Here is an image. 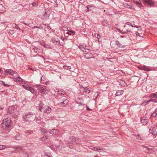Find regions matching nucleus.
I'll use <instances>...</instances> for the list:
<instances>
[{"label": "nucleus", "instance_id": "1a4fd4ad", "mask_svg": "<svg viewBox=\"0 0 157 157\" xmlns=\"http://www.w3.org/2000/svg\"><path fill=\"white\" fill-rule=\"evenodd\" d=\"M50 14V11L48 9L45 10V13L43 14V17L44 19H47L49 17Z\"/></svg>", "mask_w": 157, "mask_h": 157}, {"label": "nucleus", "instance_id": "680f3d73", "mask_svg": "<svg viewBox=\"0 0 157 157\" xmlns=\"http://www.w3.org/2000/svg\"><path fill=\"white\" fill-rule=\"evenodd\" d=\"M147 151H149V150H151V149L149 148H147Z\"/></svg>", "mask_w": 157, "mask_h": 157}, {"label": "nucleus", "instance_id": "f3484780", "mask_svg": "<svg viewBox=\"0 0 157 157\" xmlns=\"http://www.w3.org/2000/svg\"><path fill=\"white\" fill-rule=\"evenodd\" d=\"M14 81L17 82H23L22 79L19 76H18L17 77L14 79Z\"/></svg>", "mask_w": 157, "mask_h": 157}, {"label": "nucleus", "instance_id": "dca6fc26", "mask_svg": "<svg viewBox=\"0 0 157 157\" xmlns=\"http://www.w3.org/2000/svg\"><path fill=\"white\" fill-rule=\"evenodd\" d=\"M124 92V91L123 90H118L116 94L115 95L116 96H120Z\"/></svg>", "mask_w": 157, "mask_h": 157}, {"label": "nucleus", "instance_id": "4c0bfd02", "mask_svg": "<svg viewBox=\"0 0 157 157\" xmlns=\"http://www.w3.org/2000/svg\"><path fill=\"white\" fill-rule=\"evenodd\" d=\"M157 94H155L154 93L151 94L150 95V96L151 98H155V97L156 96Z\"/></svg>", "mask_w": 157, "mask_h": 157}, {"label": "nucleus", "instance_id": "79ce46f5", "mask_svg": "<svg viewBox=\"0 0 157 157\" xmlns=\"http://www.w3.org/2000/svg\"><path fill=\"white\" fill-rule=\"evenodd\" d=\"M63 67L65 69H70L71 68L70 66H63Z\"/></svg>", "mask_w": 157, "mask_h": 157}, {"label": "nucleus", "instance_id": "6ab92c4d", "mask_svg": "<svg viewBox=\"0 0 157 157\" xmlns=\"http://www.w3.org/2000/svg\"><path fill=\"white\" fill-rule=\"evenodd\" d=\"M5 9L4 7L2 4H0V13H3L5 11Z\"/></svg>", "mask_w": 157, "mask_h": 157}, {"label": "nucleus", "instance_id": "338daca9", "mask_svg": "<svg viewBox=\"0 0 157 157\" xmlns=\"http://www.w3.org/2000/svg\"><path fill=\"white\" fill-rule=\"evenodd\" d=\"M3 108H2V107H0V109H3Z\"/></svg>", "mask_w": 157, "mask_h": 157}, {"label": "nucleus", "instance_id": "f704fd0d", "mask_svg": "<svg viewBox=\"0 0 157 157\" xmlns=\"http://www.w3.org/2000/svg\"><path fill=\"white\" fill-rule=\"evenodd\" d=\"M102 23L103 25L105 26H107L108 24V22L107 21H102Z\"/></svg>", "mask_w": 157, "mask_h": 157}, {"label": "nucleus", "instance_id": "58836bf2", "mask_svg": "<svg viewBox=\"0 0 157 157\" xmlns=\"http://www.w3.org/2000/svg\"><path fill=\"white\" fill-rule=\"evenodd\" d=\"M92 6H91L90 5H87L86 6V8H87V12L89 10L91 11V9H90V7H92Z\"/></svg>", "mask_w": 157, "mask_h": 157}, {"label": "nucleus", "instance_id": "3c124183", "mask_svg": "<svg viewBox=\"0 0 157 157\" xmlns=\"http://www.w3.org/2000/svg\"><path fill=\"white\" fill-rule=\"evenodd\" d=\"M135 33L136 36H141L139 33L138 32H136Z\"/></svg>", "mask_w": 157, "mask_h": 157}, {"label": "nucleus", "instance_id": "bb28decb", "mask_svg": "<svg viewBox=\"0 0 157 157\" xmlns=\"http://www.w3.org/2000/svg\"><path fill=\"white\" fill-rule=\"evenodd\" d=\"M14 148L16 149V151L20 152L22 150V148L21 147H14Z\"/></svg>", "mask_w": 157, "mask_h": 157}, {"label": "nucleus", "instance_id": "f03ea898", "mask_svg": "<svg viewBox=\"0 0 157 157\" xmlns=\"http://www.w3.org/2000/svg\"><path fill=\"white\" fill-rule=\"evenodd\" d=\"M79 141L78 138H77L74 136H71L69 140V143H68L67 145L69 147L71 148H73V146L72 145H70V143L72 144H74L75 143L78 144V141Z\"/></svg>", "mask_w": 157, "mask_h": 157}, {"label": "nucleus", "instance_id": "ea45409f", "mask_svg": "<svg viewBox=\"0 0 157 157\" xmlns=\"http://www.w3.org/2000/svg\"><path fill=\"white\" fill-rule=\"evenodd\" d=\"M91 149L95 151H98V148H96V147H92L91 148Z\"/></svg>", "mask_w": 157, "mask_h": 157}, {"label": "nucleus", "instance_id": "ddd939ff", "mask_svg": "<svg viewBox=\"0 0 157 157\" xmlns=\"http://www.w3.org/2000/svg\"><path fill=\"white\" fill-rule=\"evenodd\" d=\"M80 88L83 92L87 93L88 94H89L90 92V90L86 87H83L82 86L80 87Z\"/></svg>", "mask_w": 157, "mask_h": 157}, {"label": "nucleus", "instance_id": "09e8293b", "mask_svg": "<svg viewBox=\"0 0 157 157\" xmlns=\"http://www.w3.org/2000/svg\"><path fill=\"white\" fill-rule=\"evenodd\" d=\"M86 108L87 110L88 111H90V110H92V109H90L87 106V105H86Z\"/></svg>", "mask_w": 157, "mask_h": 157}, {"label": "nucleus", "instance_id": "69168bd1", "mask_svg": "<svg viewBox=\"0 0 157 157\" xmlns=\"http://www.w3.org/2000/svg\"><path fill=\"white\" fill-rule=\"evenodd\" d=\"M17 29H18L19 30H21V29L19 27H17Z\"/></svg>", "mask_w": 157, "mask_h": 157}, {"label": "nucleus", "instance_id": "bf43d9fd", "mask_svg": "<svg viewBox=\"0 0 157 157\" xmlns=\"http://www.w3.org/2000/svg\"><path fill=\"white\" fill-rule=\"evenodd\" d=\"M23 23L24 24H25V25H28V24H29V23H25V22H24V21H23Z\"/></svg>", "mask_w": 157, "mask_h": 157}, {"label": "nucleus", "instance_id": "a878e982", "mask_svg": "<svg viewBox=\"0 0 157 157\" xmlns=\"http://www.w3.org/2000/svg\"><path fill=\"white\" fill-rule=\"evenodd\" d=\"M152 116L157 118V111L156 109H155L154 112L152 114Z\"/></svg>", "mask_w": 157, "mask_h": 157}, {"label": "nucleus", "instance_id": "9d476101", "mask_svg": "<svg viewBox=\"0 0 157 157\" xmlns=\"http://www.w3.org/2000/svg\"><path fill=\"white\" fill-rule=\"evenodd\" d=\"M144 4H146L147 5L151 6L154 2L151 0H141Z\"/></svg>", "mask_w": 157, "mask_h": 157}, {"label": "nucleus", "instance_id": "39448f33", "mask_svg": "<svg viewBox=\"0 0 157 157\" xmlns=\"http://www.w3.org/2000/svg\"><path fill=\"white\" fill-rule=\"evenodd\" d=\"M60 102L58 103V104L60 106L65 107L67 105L68 103V100L67 98L62 97L60 98Z\"/></svg>", "mask_w": 157, "mask_h": 157}, {"label": "nucleus", "instance_id": "473e14b6", "mask_svg": "<svg viewBox=\"0 0 157 157\" xmlns=\"http://www.w3.org/2000/svg\"><path fill=\"white\" fill-rule=\"evenodd\" d=\"M65 94V92L64 91H58V94L64 95Z\"/></svg>", "mask_w": 157, "mask_h": 157}, {"label": "nucleus", "instance_id": "4468645a", "mask_svg": "<svg viewBox=\"0 0 157 157\" xmlns=\"http://www.w3.org/2000/svg\"><path fill=\"white\" fill-rule=\"evenodd\" d=\"M75 101L78 104H80L81 105H84V104L82 103L83 101V98H78Z\"/></svg>", "mask_w": 157, "mask_h": 157}, {"label": "nucleus", "instance_id": "5701e85b", "mask_svg": "<svg viewBox=\"0 0 157 157\" xmlns=\"http://www.w3.org/2000/svg\"><path fill=\"white\" fill-rule=\"evenodd\" d=\"M15 139L17 140H20L21 138V136L20 133H18L17 134L15 137Z\"/></svg>", "mask_w": 157, "mask_h": 157}, {"label": "nucleus", "instance_id": "2eb2a0df", "mask_svg": "<svg viewBox=\"0 0 157 157\" xmlns=\"http://www.w3.org/2000/svg\"><path fill=\"white\" fill-rule=\"evenodd\" d=\"M141 122L143 124V125H144L147 124L148 120L146 119H142L141 120Z\"/></svg>", "mask_w": 157, "mask_h": 157}, {"label": "nucleus", "instance_id": "393cba45", "mask_svg": "<svg viewBox=\"0 0 157 157\" xmlns=\"http://www.w3.org/2000/svg\"><path fill=\"white\" fill-rule=\"evenodd\" d=\"M78 47L83 52H86V49L82 45H80L78 46Z\"/></svg>", "mask_w": 157, "mask_h": 157}, {"label": "nucleus", "instance_id": "20e7f679", "mask_svg": "<svg viewBox=\"0 0 157 157\" xmlns=\"http://www.w3.org/2000/svg\"><path fill=\"white\" fill-rule=\"evenodd\" d=\"M35 118V116L30 113H29L24 116L25 120L28 122L33 121Z\"/></svg>", "mask_w": 157, "mask_h": 157}, {"label": "nucleus", "instance_id": "c9c22d12", "mask_svg": "<svg viewBox=\"0 0 157 157\" xmlns=\"http://www.w3.org/2000/svg\"><path fill=\"white\" fill-rule=\"evenodd\" d=\"M62 29L64 31H68V29L67 27H63L62 28Z\"/></svg>", "mask_w": 157, "mask_h": 157}, {"label": "nucleus", "instance_id": "72a5a7b5", "mask_svg": "<svg viewBox=\"0 0 157 157\" xmlns=\"http://www.w3.org/2000/svg\"><path fill=\"white\" fill-rule=\"evenodd\" d=\"M41 131V132L44 133V134H46L47 132V131L46 130L45 128L42 129Z\"/></svg>", "mask_w": 157, "mask_h": 157}, {"label": "nucleus", "instance_id": "e433bc0d", "mask_svg": "<svg viewBox=\"0 0 157 157\" xmlns=\"http://www.w3.org/2000/svg\"><path fill=\"white\" fill-rule=\"evenodd\" d=\"M6 146L4 145H0V150L4 149L5 148H6Z\"/></svg>", "mask_w": 157, "mask_h": 157}, {"label": "nucleus", "instance_id": "0eeeda50", "mask_svg": "<svg viewBox=\"0 0 157 157\" xmlns=\"http://www.w3.org/2000/svg\"><path fill=\"white\" fill-rule=\"evenodd\" d=\"M8 113L10 114L13 113L17 114V113H16L17 109L13 106L10 107L8 109Z\"/></svg>", "mask_w": 157, "mask_h": 157}, {"label": "nucleus", "instance_id": "c756f323", "mask_svg": "<svg viewBox=\"0 0 157 157\" xmlns=\"http://www.w3.org/2000/svg\"><path fill=\"white\" fill-rule=\"evenodd\" d=\"M149 102H148V100L147 101H143L141 105L142 106H145Z\"/></svg>", "mask_w": 157, "mask_h": 157}, {"label": "nucleus", "instance_id": "774afa93", "mask_svg": "<svg viewBox=\"0 0 157 157\" xmlns=\"http://www.w3.org/2000/svg\"><path fill=\"white\" fill-rule=\"evenodd\" d=\"M39 110L40 111H41V109H42V108H39Z\"/></svg>", "mask_w": 157, "mask_h": 157}, {"label": "nucleus", "instance_id": "6e6552de", "mask_svg": "<svg viewBox=\"0 0 157 157\" xmlns=\"http://www.w3.org/2000/svg\"><path fill=\"white\" fill-rule=\"evenodd\" d=\"M51 110V108L48 106H45L43 108L44 112L47 114L50 113Z\"/></svg>", "mask_w": 157, "mask_h": 157}, {"label": "nucleus", "instance_id": "4d7b16f0", "mask_svg": "<svg viewBox=\"0 0 157 157\" xmlns=\"http://www.w3.org/2000/svg\"><path fill=\"white\" fill-rule=\"evenodd\" d=\"M12 116L13 117H14L15 118H16L17 117V116L16 115H15V116H14L13 114H12Z\"/></svg>", "mask_w": 157, "mask_h": 157}, {"label": "nucleus", "instance_id": "7c9ffc66", "mask_svg": "<svg viewBox=\"0 0 157 157\" xmlns=\"http://www.w3.org/2000/svg\"><path fill=\"white\" fill-rule=\"evenodd\" d=\"M33 131H29V130H26L25 131V132L28 135H29L32 134L33 133Z\"/></svg>", "mask_w": 157, "mask_h": 157}, {"label": "nucleus", "instance_id": "0e129e2a", "mask_svg": "<svg viewBox=\"0 0 157 157\" xmlns=\"http://www.w3.org/2000/svg\"><path fill=\"white\" fill-rule=\"evenodd\" d=\"M97 94V97H98V96H99V94H98V93H96Z\"/></svg>", "mask_w": 157, "mask_h": 157}, {"label": "nucleus", "instance_id": "b1692460", "mask_svg": "<svg viewBox=\"0 0 157 157\" xmlns=\"http://www.w3.org/2000/svg\"><path fill=\"white\" fill-rule=\"evenodd\" d=\"M75 33V31L71 30L67 32V34H68L69 35H74Z\"/></svg>", "mask_w": 157, "mask_h": 157}, {"label": "nucleus", "instance_id": "5fc2aeb1", "mask_svg": "<svg viewBox=\"0 0 157 157\" xmlns=\"http://www.w3.org/2000/svg\"><path fill=\"white\" fill-rule=\"evenodd\" d=\"M43 138H45L46 139H47L48 138V136H44L43 137Z\"/></svg>", "mask_w": 157, "mask_h": 157}, {"label": "nucleus", "instance_id": "f8f14e48", "mask_svg": "<svg viewBox=\"0 0 157 157\" xmlns=\"http://www.w3.org/2000/svg\"><path fill=\"white\" fill-rule=\"evenodd\" d=\"M149 132L155 136H156L157 135V132L155 129L154 128L151 127L150 129L149 130Z\"/></svg>", "mask_w": 157, "mask_h": 157}, {"label": "nucleus", "instance_id": "9b49d317", "mask_svg": "<svg viewBox=\"0 0 157 157\" xmlns=\"http://www.w3.org/2000/svg\"><path fill=\"white\" fill-rule=\"evenodd\" d=\"M84 56L86 58L89 59L93 57V56L92 53L90 52L85 53Z\"/></svg>", "mask_w": 157, "mask_h": 157}, {"label": "nucleus", "instance_id": "c85d7f7f", "mask_svg": "<svg viewBox=\"0 0 157 157\" xmlns=\"http://www.w3.org/2000/svg\"><path fill=\"white\" fill-rule=\"evenodd\" d=\"M140 69L143 70L144 71H149L148 67L146 66H144V67H142Z\"/></svg>", "mask_w": 157, "mask_h": 157}, {"label": "nucleus", "instance_id": "a19ab883", "mask_svg": "<svg viewBox=\"0 0 157 157\" xmlns=\"http://www.w3.org/2000/svg\"><path fill=\"white\" fill-rule=\"evenodd\" d=\"M150 101H152V102L155 103V102H157V101H156V100L155 99H150V100H148V102H149Z\"/></svg>", "mask_w": 157, "mask_h": 157}, {"label": "nucleus", "instance_id": "6e6d98bb", "mask_svg": "<svg viewBox=\"0 0 157 157\" xmlns=\"http://www.w3.org/2000/svg\"><path fill=\"white\" fill-rule=\"evenodd\" d=\"M47 28L48 29H51V28L50 27V26H47Z\"/></svg>", "mask_w": 157, "mask_h": 157}, {"label": "nucleus", "instance_id": "49530a36", "mask_svg": "<svg viewBox=\"0 0 157 157\" xmlns=\"http://www.w3.org/2000/svg\"><path fill=\"white\" fill-rule=\"evenodd\" d=\"M122 84L123 86H126L127 85V83L125 82L124 81H123L122 82Z\"/></svg>", "mask_w": 157, "mask_h": 157}, {"label": "nucleus", "instance_id": "4be33fe9", "mask_svg": "<svg viewBox=\"0 0 157 157\" xmlns=\"http://www.w3.org/2000/svg\"><path fill=\"white\" fill-rule=\"evenodd\" d=\"M50 133L52 134H56L58 133V131L56 129H52L50 132Z\"/></svg>", "mask_w": 157, "mask_h": 157}, {"label": "nucleus", "instance_id": "c03bdc74", "mask_svg": "<svg viewBox=\"0 0 157 157\" xmlns=\"http://www.w3.org/2000/svg\"><path fill=\"white\" fill-rule=\"evenodd\" d=\"M125 24H126L127 25H131V26H132V27H136V28H138V27H137V26H132V25L130 24V22H128L126 23Z\"/></svg>", "mask_w": 157, "mask_h": 157}, {"label": "nucleus", "instance_id": "423d86ee", "mask_svg": "<svg viewBox=\"0 0 157 157\" xmlns=\"http://www.w3.org/2000/svg\"><path fill=\"white\" fill-rule=\"evenodd\" d=\"M34 86L37 88V89L40 91V93L42 94H44L47 91V90L45 89L44 87L41 86L40 85H34Z\"/></svg>", "mask_w": 157, "mask_h": 157}, {"label": "nucleus", "instance_id": "603ef678", "mask_svg": "<svg viewBox=\"0 0 157 157\" xmlns=\"http://www.w3.org/2000/svg\"><path fill=\"white\" fill-rule=\"evenodd\" d=\"M33 7H36L37 6V4L36 3H33L32 4Z\"/></svg>", "mask_w": 157, "mask_h": 157}, {"label": "nucleus", "instance_id": "7ed1b4c3", "mask_svg": "<svg viewBox=\"0 0 157 157\" xmlns=\"http://www.w3.org/2000/svg\"><path fill=\"white\" fill-rule=\"evenodd\" d=\"M110 46L113 49H116L119 48L124 47L123 45L120 44L118 41H113L110 43Z\"/></svg>", "mask_w": 157, "mask_h": 157}, {"label": "nucleus", "instance_id": "aec40b11", "mask_svg": "<svg viewBox=\"0 0 157 157\" xmlns=\"http://www.w3.org/2000/svg\"><path fill=\"white\" fill-rule=\"evenodd\" d=\"M22 86L26 90H29L30 87L29 86L28 84H27L26 83L22 85Z\"/></svg>", "mask_w": 157, "mask_h": 157}, {"label": "nucleus", "instance_id": "2f4dec72", "mask_svg": "<svg viewBox=\"0 0 157 157\" xmlns=\"http://www.w3.org/2000/svg\"><path fill=\"white\" fill-rule=\"evenodd\" d=\"M29 91L32 93H34L35 92V89L31 87H30Z\"/></svg>", "mask_w": 157, "mask_h": 157}, {"label": "nucleus", "instance_id": "052dcab7", "mask_svg": "<svg viewBox=\"0 0 157 157\" xmlns=\"http://www.w3.org/2000/svg\"><path fill=\"white\" fill-rule=\"evenodd\" d=\"M25 157H28V155L26 153H25Z\"/></svg>", "mask_w": 157, "mask_h": 157}, {"label": "nucleus", "instance_id": "a211bd4d", "mask_svg": "<svg viewBox=\"0 0 157 157\" xmlns=\"http://www.w3.org/2000/svg\"><path fill=\"white\" fill-rule=\"evenodd\" d=\"M33 50L34 52L37 53H40L41 51L40 49H39L38 48L35 47L33 48Z\"/></svg>", "mask_w": 157, "mask_h": 157}, {"label": "nucleus", "instance_id": "864d4df0", "mask_svg": "<svg viewBox=\"0 0 157 157\" xmlns=\"http://www.w3.org/2000/svg\"><path fill=\"white\" fill-rule=\"evenodd\" d=\"M102 150V151H104V150H105V148H102V147H101V148H98V150Z\"/></svg>", "mask_w": 157, "mask_h": 157}, {"label": "nucleus", "instance_id": "e2e57ef3", "mask_svg": "<svg viewBox=\"0 0 157 157\" xmlns=\"http://www.w3.org/2000/svg\"><path fill=\"white\" fill-rule=\"evenodd\" d=\"M38 27L36 26H35L33 27V28H38Z\"/></svg>", "mask_w": 157, "mask_h": 157}, {"label": "nucleus", "instance_id": "37998d69", "mask_svg": "<svg viewBox=\"0 0 157 157\" xmlns=\"http://www.w3.org/2000/svg\"><path fill=\"white\" fill-rule=\"evenodd\" d=\"M41 45L47 48V45L43 42H41Z\"/></svg>", "mask_w": 157, "mask_h": 157}, {"label": "nucleus", "instance_id": "cd10ccee", "mask_svg": "<svg viewBox=\"0 0 157 157\" xmlns=\"http://www.w3.org/2000/svg\"><path fill=\"white\" fill-rule=\"evenodd\" d=\"M121 31L124 34L127 33L128 32H131L130 30H128V29L124 30L122 29Z\"/></svg>", "mask_w": 157, "mask_h": 157}, {"label": "nucleus", "instance_id": "8fccbe9b", "mask_svg": "<svg viewBox=\"0 0 157 157\" xmlns=\"http://www.w3.org/2000/svg\"><path fill=\"white\" fill-rule=\"evenodd\" d=\"M99 35H100V34H97V38H98V40H99V39L100 38V36ZM98 40V42H99V40Z\"/></svg>", "mask_w": 157, "mask_h": 157}, {"label": "nucleus", "instance_id": "de8ad7c7", "mask_svg": "<svg viewBox=\"0 0 157 157\" xmlns=\"http://www.w3.org/2000/svg\"><path fill=\"white\" fill-rule=\"evenodd\" d=\"M3 82V85L4 86H6V87H9L10 86V85H9L8 84H5L4 83V82Z\"/></svg>", "mask_w": 157, "mask_h": 157}, {"label": "nucleus", "instance_id": "412c9836", "mask_svg": "<svg viewBox=\"0 0 157 157\" xmlns=\"http://www.w3.org/2000/svg\"><path fill=\"white\" fill-rule=\"evenodd\" d=\"M6 73H8L10 75H12L13 74L14 72H13V71L11 70H6Z\"/></svg>", "mask_w": 157, "mask_h": 157}, {"label": "nucleus", "instance_id": "a18cd8bd", "mask_svg": "<svg viewBox=\"0 0 157 157\" xmlns=\"http://www.w3.org/2000/svg\"><path fill=\"white\" fill-rule=\"evenodd\" d=\"M133 135L135 136H138V137L136 138L137 139L138 138V139H141V137H140V136L138 134H133Z\"/></svg>", "mask_w": 157, "mask_h": 157}, {"label": "nucleus", "instance_id": "13d9d810", "mask_svg": "<svg viewBox=\"0 0 157 157\" xmlns=\"http://www.w3.org/2000/svg\"><path fill=\"white\" fill-rule=\"evenodd\" d=\"M36 118L38 120H39V121H40V119H41V117H36Z\"/></svg>", "mask_w": 157, "mask_h": 157}, {"label": "nucleus", "instance_id": "f257e3e1", "mask_svg": "<svg viewBox=\"0 0 157 157\" xmlns=\"http://www.w3.org/2000/svg\"><path fill=\"white\" fill-rule=\"evenodd\" d=\"M2 127L4 130H8L11 127V120L10 118L4 119L1 124Z\"/></svg>", "mask_w": 157, "mask_h": 157}]
</instances>
